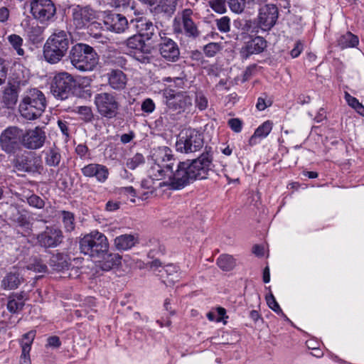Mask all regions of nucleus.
Masks as SVG:
<instances>
[{
  "label": "nucleus",
  "instance_id": "obj_47",
  "mask_svg": "<svg viewBox=\"0 0 364 364\" xmlns=\"http://www.w3.org/2000/svg\"><path fill=\"white\" fill-rule=\"evenodd\" d=\"M218 29L220 32L227 33L230 30V19L228 16H223L215 20Z\"/></svg>",
  "mask_w": 364,
  "mask_h": 364
},
{
  "label": "nucleus",
  "instance_id": "obj_18",
  "mask_svg": "<svg viewBox=\"0 0 364 364\" xmlns=\"http://www.w3.org/2000/svg\"><path fill=\"white\" fill-rule=\"evenodd\" d=\"M46 135L42 127H36L22 133V145L28 149H38L42 147L46 141Z\"/></svg>",
  "mask_w": 364,
  "mask_h": 364
},
{
  "label": "nucleus",
  "instance_id": "obj_1",
  "mask_svg": "<svg viewBox=\"0 0 364 364\" xmlns=\"http://www.w3.org/2000/svg\"><path fill=\"white\" fill-rule=\"evenodd\" d=\"M159 154L164 162L161 166L168 172L169 185L173 189H181L193 180L206 178L213 161L210 151L206 150L191 162H179L174 170L175 160L173 159L171 150L164 147Z\"/></svg>",
  "mask_w": 364,
  "mask_h": 364
},
{
  "label": "nucleus",
  "instance_id": "obj_61",
  "mask_svg": "<svg viewBox=\"0 0 364 364\" xmlns=\"http://www.w3.org/2000/svg\"><path fill=\"white\" fill-rule=\"evenodd\" d=\"M119 208V203L114 201H108L106 204V210L107 211H114Z\"/></svg>",
  "mask_w": 364,
  "mask_h": 364
},
{
  "label": "nucleus",
  "instance_id": "obj_45",
  "mask_svg": "<svg viewBox=\"0 0 364 364\" xmlns=\"http://www.w3.org/2000/svg\"><path fill=\"white\" fill-rule=\"evenodd\" d=\"M32 343H24L21 346V355L20 356V364H31L29 352Z\"/></svg>",
  "mask_w": 364,
  "mask_h": 364
},
{
  "label": "nucleus",
  "instance_id": "obj_15",
  "mask_svg": "<svg viewBox=\"0 0 364 364\" xmlns=\"http://www.w3.org/2000/svg\"><path fill=\"white\" fill-rule=\"evenodd\" d=\"M150 268L154 272H158L157 275L166 286L173 284L179 279V267L173 264L161 267V262L159 259H155L150 262Z\"/></svg>",
  "mask_w": 364,
  "mask_h": 364
},
{
  "label": "nucleus",
  "instance_id": "obj_20",
  "mask_svg": "<svg viewBox=\"0 0 364 364\" xmlns=\"http://www.w3.org/2000/svg\"><path fill=\"white\" fill-rule=\"evenodd\" d=\"M131 32L136 31L139 36L150 40L157 31V27L153 23L144 17L132 19L129 22Z\"/></svg>",
  "mask_w": 364,
  "mask_h": 364
},
{
  "label": "nucleus",
  "instance_id": "obj_63",
  "mask_svg": "<svg viewBox=\"0 0 364 364\" xmlns=\"http://www.w3.org/2000/svg\"><path fill=\"white\" fill-rule=\"evenodd\" d=\"M252 252L258 257H262L264 255V248L263 247L255 245L252 247Z\"/></svg>",
  "mask_w": 364,
  "mask_h": 364
},
{
  "label": "nucleus",
  "instance_id": "obj_8",
  "mask_svg": "<svg viewBox=\"0 0 364 364\" xmlns=\"http://www.w3.org/2000/svg\"><path fill=\"white\" fill-rule=\"evenodd\" d=\"M30 12L34 19L44 24L54 20L56 7L51 0H31Z\"/></svg>",
  "mask_w": 364,
  "mask_h": 364
},
{
  "label": "nucleus",
  "instance_id": "obj_24",
  "mask_svg": "<svg viewBox=\"0 0 364 364\" xmlns=\"http://www.w3.org/2000/svg\"><path fill=\"white\" fill-rule=\"evenodd\" d=\"M266 46V41L262 37L257 36L247 42L242 52H246V57H247L249 55L262 52Z\"/></svg>",
  "mask_w": 364,
  "mask_h": 364
},
{
  "label": "nucleus",
  "instance_id": "obj_37",
  "mask_svg": "<svg viewBox=\"0 0 364 364\" xmlns=\"http://www.w3.org/2000/svg\"><path fill=\"white\" fill-rule=\"evenodd\" d=\"M127 46L131 49L139 50L145 52V43L142 37L138 34H133L127 40Z\"/></svg>",
  "mask_w": 364,
  "mask_h": 364
},
{
  "label": "nucleus",
  "instance_id": "obj_62",
  "mask_svg": "<svg viewBox=\"0 0 364 364\" xmlns=\"http://www.w3.org/2000/svg\"><path fill=\"white\" fill-rule=\"evenodd\" d=\"M58 127L60 129L61 132H63V134L68 136L69 135V134H68V128L67 122L65 121L58 120Z\"/></svg>",
  "mask_w": 364,
  "mask_h": 364
},
{
  "label": "nucleus",
  "instance_id": "obj_10",
  "mask_svg": "<svg viewBox=\"0 0 364 364\" xmlns=\"http://www.w3.org/2000/svg\"><path fill=\"white\" fill-rule=\"evenodd\" d=\"M95 104L98 112L107 119L115 117L119 108L116 95L109 92L97 94L95 97Z\"/></svg>",
  "mask_w": 364,
  "mask_h": 364
},
{
  "label": "nucleus",
  "instance_id": "obj_25",
  "mask_svg": "<svg viewBox=\"0 0 364 364\" xmlns=\"http://www.w3.org/2000/svg\"><path fill=\"white\" fill-rule=\"evenodd\" d=\"M102 259L100 261V267L104 271H109L121 264L122 257L117 253H108V252L101 257Z\"/></svg>",
  "mask_w": 364,
  "mask_h": 364
},
{
  "label": "nucleus",
  "instance_id": "obj_14",
  "mask_svg": "<svg viewBox=\"0 0 364 364\" xmlns=\"http://www.w3.org/2000/svg\"><path fill=\"white\" fill-rule=\"evenodd\" d=\"M279 18V9L273 4H267L259 9L257 26L264 31L271 30Z\"/></svg>",
  "mask_w": 364,
  "mask_h": 364
},
{
  "label": "nucleus",
  "instance_id": "obj_40",
  "mask_svg": "<svg viewBox=\"0 0 364 364\" xmlns=\"http://www.w3.org/2000/svg\"><path fill=\"white\" fill-rule=\"evenodd\" d=\"M230 9L235 14H242L249 2L247 0H228Z\"/></svg>",
  "mask_w": 364,
  "mask_h": 364
},
{
  "label": "nucleus",
  "instance_id": "obj_55",
  "mask_svg": "<svg viewBox=\"0 0 364 364\" xmlns=\"http://www.w3.org/2000/svg\"><path fill=\"white\" fill-rule=\"evenodd\" d=\"M228 125L235 132H240L242 129V122L237 118L228 120Z\"/></svg>",
  "mask_w": 364,
  "mask_h": 364
},
{
  "label": "nucleus",
  "instance_id": "obj_56",
  "mask_svg": "<svg viewBox=\"0 0 364 364\" xmlns=\"http://www.w3.org/2000/svg\"><path fill=\"white\" fill-rule=\"evenodd\" d=\"M303 50V44L301 41H296L294 48L290 51L292 58L298 57Z\"/></svg>",
  "mask_w": 364,
  "mask_h": 364
},
{
  "label": "nucleus",
  "instance_id": "obj_38",
  "mask_svg": "<svg viewBox=\"0 0 364 364\" xmlns=\"http://www.w3.org/2000/svg\"><path fill=\"white\" fill-rule=\"evenodd\" d=\"M43 29L39 26H32L28 31V36L29 40L33 43L37 44L43 40Z\"/></svg>",
  "mask_w": 364,
  "mask_h": 364
},
{
  "label": "nucleus",
  "instance_id": "obj_60",
  "mask_svg": "<svg viewBox=\"0 0 364 364\" xmlns=\"http://www.w3.org/2000/svg\"><path fill=\"white\" fill-rule=\"evenodd\" d=\"M88 151L87 147L83 144H79L76 146L75 151L81 157L84 156Z\"/></svg>",
  "mask_w": 364,
  "mask_h": 364
},
{
  "label": "nucleus",
  "instance_id": "obj_17",
  "mask_svg": "<svg viewBox=\"0 0 364 364\" xmlns=\"http://www.w3.org/2000/svg\"><path fill=\"white\" fill-rule=\"evenodd\" d=\"M36 239L41 247H55L63 242V235L60 228L55 226H47L44 231L38 235Z\"/></svg>",
  "mask_w": 364,
  "mask_h": 364
},
{
  "label": "nucleus",
  "instance_id": "obj_16",
  "mask_svg": "<svg viewBox=\"0 0 364 364\" xmlns=\"http://www.w3.org/2000/svg\"><path fill=\"white\" fill-rule=\"evenodd\" d=\"M160 41L158 43V50L161 56L169 62H176L180 56V50L177 43L168 37L166 33L163 36L159 33Z\"/></svg>",
  "mask_w": 364,
  "mask_h": 364
},
{
  "label": "nucleus",
  "instance_id": "obj_29",
  "mask_svg": "<svg viewBox=\"0 0 364 364\" xmlns=\"http://www.w3.org/2000/svg\"><path fill=\"white\" fill-rule=\"evenodd\" d=\"M50 265L58 272H64L69 269V263L67 256L63 254H56L51 257Z\"/></svg>",
  "mask_w": 364,
  "mask_h": 364
},
{
  "label": "nucleus",
  "instance_id": "obj_59",
  "mask_svg": "<svg viewBox=\"0 0 364 364\" xmlns=\"http://www.w3.org/2000/svg\"><path fill=\"white\" fill-rule=\"evenodd\" d=\"M9 16V11L6 7L0 8V21L5 22Z\"/></svg>",
  "mask_w": 364,
  "mask_h": 364
},
{
  "label": "nucleus",
  "instance_id": "obj_4",
  "mask_svg": "<svg viewBox=\"0 0 364 364\" xmlns=\"http://www.w3.org/2000/svg\"><path fill=\"white\" fill-rule=\"evenodd\" d=\"M68 57L71 64L80 71L93 70L99 60L94 48L84 43H77L73 46Z\"/></svg>",
  "mask_w": 364,
  "mask_h": 364
},
{
  "label": "nucleus",
  "instance_id": "obj_42",
  "mask_svg": "<svg viewBox=\"0 0 364 364\" xmlns=\"http://www.w3.org/2000/svg\"><path fill=\"white\" fill-rule=\"evenodd\" d=\"M76 112L80 115V118L85 122H91L94 118V114L91 107L87 106H80L76 108Z\"/></svg>",
  "mask_w": 364,
  "mask_h": 364
},
{
  "label": "nucleus",
  "instance_id": "obj_28",
  "mask_svg": "<svg viewBox=\"0 0 364 364\" xmlns=\"http://www.w3.org/2000/svg\"><path fill=\"white\" fill-rule=\"evenodd\" d=\"M23 282V277L17 272H9L1 281V287L4 289H16Z\"/></svg>",
  "mask_w": 364,
  "mask_h": 364
},
{
  "label": "nucleus",
  "instance_id": "obj_21",
  "mask_svg": "<svg viewBox=\"0 0 364 364\" xmlns=\"http://www.w3.org/2000/svg\"><path fill=\"white\" fill-rule=\"evenodd\" d=\"M107 28L115 33H123L126 30L131 31L129 23L125 16L119 14H112L105 17L104 21Z\"/></svg>",
  "mask_w": 364,
  "mask_h": 364
},
{
  "label": "nucleus",
  "instance_id": "obj_27",
  "mask_svg": "<svg viewBox=\"0 0 364 364\" xmlns=\"http://www.w3.org/2000/svg\"><path fill=\"white\" fill-rule=\"evenodd\" d=\"M45 163L48 166L56 167L60 164L61 155L59 149L53 144L45 151Z\"/></svg>",
  "mask_w": 364,
  "mask_h": 364
},
{
  "label": "nucleus",
  "instance_id": "obj_46",
  "mask_svg": "<svg viewBox=\"0 0 364 364\" xmlns=\"http://www.w3.org/2000/svg\"><path fill=\"white\" fill-rule=\"evenodd\" d=\"M144 162V157L141 154H136L133 157L127 159V166L129 169L134 170L140 164Z\"/></svg>",
  "mask_w": 364,
  "mask_h": 364
},
{
  "label": "nucleus",
  "instance_id": "obj_31",
  "mask_svg": "<svg viewBox=\"0 0 364 364\" xmlns=\"http://www.w3.org/2000/svg\"><path fill=\"white\" fill-rule=\"evenodd\" d=\"M272 129V123L269 121L264 122L255 132L254 134L250 137L249 143L250 145L256 144L257 137H266Z\"/></svg>",
  "mask_w": 364,
  "mask_h": 364
},
{
  "label": "nucleus",
  "instance_id": "obj_2",
  "mask_svg": "<svg viewBox=\"0 0 364 364\" xmlns=\"http://www.w3.org/2000/svg\"><path fill=\"white\" fill-rule=\"evenodd\" d=\"M70 34L56 29L48 38L43 46L45 60L51 64L58 63L66 55L70 44Z\"/></svg>",
  "mask_w": 364,
  "mask_h": 364
},
{
  "label": "nucleus",
  "instance_id": "obj_50",
  "mask_svg": "<svg viewBox=\"0 0 364 364\" xmlns=\"http://www.w3.org/2000/svg\"><path fill=\"white\" fill-rule=\"evenodd\" d=\"M27 201L30 205L37 208H42L45 205L43 200L36 195H31Z\"/></svg>",
  "mask_w": 364,
  "mask_h": 364
},
{
  "label": "nucleus",
  "instance_id": "obj_51",
  "mask_svg": "<svg viewBox=\"0 0 364 364\" xmlns=\"http://www.w3.org/2000/svg\"><path fill=\"white\" fill-rule=\"evenodd\" d=\"M8 73V63L0 58V85L5 83Z\"/></svg>",
  "mask_w": 364,
  "mask_h": 364
},
{
  "label": "nucleus",
  "instance_id": "obj_32",
  "mask_svg": "<svg viewBox=\"0 0 364 364\" xmlns=\"http://www.w3.org/2000/svg\"><path fill=\"white\" fill-rule=\"evenodd\" d=\"M358 42V38L356 36L350 32H347L339 38L338 44L342 49H344L355 47Z\"/></svg>",
  "mask_w": 364,
  "mask_h": 364
},
{
  "label": "nucleus",
  "instance_id": "obj_64",
  "mask_svg": "<svg viewBox=\"0 0 364 364\" xmlns=\"http://www.w3.org/2000/svg\"><path fill=\"white\" fill-rule=\"evenodd\" d=\"M267 107L265 100L262 97H259L256 105V107L258 110L262 111Z\"/></svg>",
  "mask_w": 364,
  "mask_h": 364
},
{
  "label": "nucleus",
  "instance_id": "obj_12",
  "mask_svg": "<svg viewBox=\"0 0 364 364\" xmlns=\"http://www.w3.org/2000/svg\"><path fill=\"white\" fill-rule=\"evenodd\" d=\"M75 85V81L71 75L68 73H60L54 77L51 91L55 97L65 100L68 97Z\"/></svg>",
  "mask_w": 364,
  "mask_h": 364
},
{
  "label": "nucleus",
  "instance_id": "obj_48",
  "mask_svg": "<svg viewBox=\"0 0 364 364\" xmlns=\"http://www.w3.org/2000/svg\"><path fill=\"white\" fill-rule=\"evenodd\" d=\"M220 50V46L217 43H210L203 48V51L208 57H213Z\"/></svg>",
  "mask_w": 364,
  "mask_h": 364
},
{
  "label": "nucleus",
  "instance_id": "obj_35",
  "mask_svg": "<svg viewBox=\"0 0 364 364\" xmlns=\"http://www.w3.org/2000/svg\"><path fill=\"white\" fill-rule=\"evenodd\" d=\"M60 217L62 219L63 227L66 232H72L75 230V215L73 213L65 210L60 211Z\"/></svg>",
  "mask_w": 364,
  "mask_h": 364
},
{
  "label": "nucleus",
  "instance_id": "obj_41",
  "mask_svg": "<svg viewBox=\"0 0 364 364\" xmlns=\"http://www.w3.org/2000/svg\"><path fill=\"white\" fill-rule=\"evenodd\" d=\"M119 193L121 195L127 196L130 197V200L132 202H135V197H139L140 194L139 190L133 186H127L122 187L119 189ZM148 193H142L143 195H146Z\"/></svg>",
  "mask_w": 364,
  "mask_h": 364
},
{
  "label": "nucleus",
  "instance_id": "obj_5",
  "mask_svg": "<svg viewBox=\"0 0 364 364\" xmlns=\"http://www.w3.org/2000/svg\"><path fill=\"white\" fill-rule=\"evenodd\" d=\"M164 96L166 99V110L163 114V118L167 122L176 120L177 115L192 107V98L186 92L166 90Z\"/></svg>",
  "mask_w": 364,
  "mask_h": 364
},
{
  "label": "nucleus",
  "instance_id": "obj_23",
  "mask_svg": "<svg viewBox=\"0 0 364 364\" xmlns=\"http://www.w3.org/2000/svg\"><path fill=\"white\" fill-rule=\"evenodd\" d=\"M107 76L109 85L112 89L121 90L125 88L127 78L122 70H112Z\"/></svg>",
  "mask_w": 364,
  "mask_h": 364
},
{
  "label": "nucleus",
  "instance_id": "obj_52",
  "mask_svg": "<svg viewBox=\"0 0 364 364\" xmlns=\"http://www.w3.org/2000/svg\"><path fill=\"white\" fill-rule=\"evenodd\" d=\"M267 303L270 309H272L275 312H282V309H280L278 303L277 302L274 296L271 294L269 296L266 297Z\"/></svg>",
  "mask_w": 364,
  "mask_h": 364
},
{
  "label": "nucleus",
  "instance_id": "obj_19",
  "mask_svg": "<svg viewBox=\"0 0 364 364\" xmlns=\"http://www.w3.org/2000/svg\"><path fill=\"white\" fill-rule=\"evenodd\" d=\"M73 23L81 29L91 23L96 18L95 11L90 6H76L72 9Z\"/></svg>",
  "mask_w": 364,
  "mask_h": 364
},
{
  "label": "nucleus",
  "instance_id": "obj_30",
  "mask_svg": "<svg viewBox=\"0 0 364 364\" xmlns=\"http://www.w3.org/2000/svg\"><path fill=\"white\" fill-rule=\"evenodd\" d=\"M25 305L24 296L22 294H15L9 297L7 308L9 311L16 313Z\"/></svg>",
  "mask_w": 364,
  "mask_h": 364
},
{
  "label": "nucleus",
  "instance_id": "obj_49",
  "mask_svg": "<svg viewBox=\"0 0 364 364\" xmlns=\"http://www.w3.org/2000/svg\"><path fill=\"white\" fill-rule=\"evenodd\" d=\"M345 99L348 104L353 108L355 109L358 112H360L362 109H364V107L362 104H360L355 97L351 96L348 92H346L345 94Z\"/></svg>",
  "mask_w": 364,
  "mask_h": 364
},
{
  "label": "nucleus",
  "instance_id": "obj_9",
  "mask_svg": "<svg viewBox=\"0 0 364 364\" xmlns=\"http://www.w3.org/2000/svg\"><path fill=\"white\" fill-rule=\"evenodd\" d=\"M193 12L190 9L182 11L178 18H175L173 31L175 33H184L187 37L196 39L200 36L197 24L193 20Z\"/></svg>",
  "mask_w": 364,
  "mask_h": 364
},
{
  "label": "nucleus",
  "instance_id": "obj_11",
  "mask_svg": "<svg viewBox=\"0 0 364 364\" xmlns=\"http://www.w3.org/2000/svg\"><path fill=\"white\" fill-rule=\"evenodd\" d=\"M13 165L18 171L23 172L41 173L43 170L40 157L33 152L26 151L16 156Z\"/></svg>",
  "mask_w": 364,
  "mask_h": 364
},
{
  "label": "nucleus",
  "instance_id": "obj_33",
  "mask_svg": "<svg viewBox=\"0 0 364 364\" xmlns=\"http://www.w3.org/2000/svg\"><path fill=\"white\" fill-rule=\"evenodd\" d=\"M178 1L179 0H159V4L155 6V10L157 12L171 14L175 11Z\"/></svg>",
  "mask_w": 364,
  "mask_h": 364
},
{
  "label": "nucleus",
  "instance_id": "obj_58",
  "mask_svg": "<svg viewBox=\"0 0 364 364\" xmlns=\"http://www.w3.org/2000/svg\"><path fill=\"white\" fill-rule=\"evenodd\" d=\"M308 348L312 350L311 352V354L313 356H315L316 358H321L323 355V350L320 348L319 346H308Z\"/></svg>",
  "mask_w": 364,
  "mask_h": 364
},
{
  "label": "nucleus",
  "instance_id": "obj_3",
  "mask_svg": "<svg viewBox=\"0 0 364 364\" xmlns=\"http://www.w3.org/2000/svg\"><path fill=\"white\" fill-rule=\"evenodd\" d=\"M46 107L44 94L39 90L30 89L25 93L19 105L21 115L28 119L33 120L41 117Z\"/></svg>",
  "mask_w": 364,
  "mask_h": 364
},
{
  "label": "nucleus",
  "instance_id": "obj_57",
  "mask_svg": "<svg viewBox=\"0 0 364 364\" xmlns=\"http://www.w3.org/2000/svg\"><path fill=\"white\" fill-rule=\"evenodd\" d=\"M95 164H90L82 168V173L85 177H93Z\"/></svg>",
  "mask_w": 364,
  "mask_h": 364
},
{
  "label": "nucleus",
  "instance_id": "obj_36",
  "mask_svg": "<svg viewBox=\"0 0 364 364\" xmlns=\"http://www.w3.org/2000/svg\"><path fill=\"white\" fill-rule=\"evenodd\" d=\"M27 269L38 273H44L47 271V266L43 263L41 259L37 257H32L26 266Z\"/></svg>",
  "mask_w": 364,
  "mask_h": 364
},
{
  "label": "nucleus",
  "instance_id": "obj_6",
  "mask_svg": "<svg viewBox=\"0 0 364 364\" xmlns=\"http://www.w3.org/2000/svg\"><path fill=\"white\" fill-rule=\"evenodd\" d=\"M80 250L84 255L100 258L108 252L109 243L104 234L93 231L80 239Z\"/></svg>",
  "mask_w": 364,
  "mask_h": 364
},
{
  "label": "nucleus",
  "instance_id": "obj_34",
  "mask_svg": "<svg viewBox=\"0 0 364 364\" xmlns=\"http://www.w3.org/2000/svg\"><path fill=\"white\" fill-rule=\"evenodd\" d=\"M217 264L223 271H230L235 267L236 262L232 255L225 254L218 258Z\"/></svg>",
  "mask_w": 364,
  "mask_h": 364
},
{
  "label": "nucleus",
  "instance_id": "obj_44",
  "mask_svg": "<svg viewBox=\"0 0 364 364\" xmlns=\"http://www.w3.org/2000/svg\"><path fill=\"white\" fill-rule=\"evenodd\" d=\"M226 0H209L208 5L216 13L224 14L226 12Z\"/></svg>",
  "mask_w": 364,
  "mask_h": 364
},
{
  "label": "nucleus",
  "instance_id": "obj_22",
  "mask_svg": "<svg viewBox=\"0 0 364 364\" xmlns=\"http://www.w3.org/2000/svg\"><path fill=\"white\" fill-rule=\"evenodd\" d=\"M19 87L14 83L9 82L2 93L1 103L8 109H13L18 98Z\"/></svg>",
  "mask_w": 364,
  "mask_h": 364
},
{
  "label": "nucleus",
  "instance_id": "obj_53",
  "mask_svg": "<svg viewBox=\"0 0 364 364\" xmlns=\"http://www.w3.org/2000/svg\"><path fill=\"white\" fill-rule=\"evenodd\" d=\"M196 104L198 109L203 110L208 107V100L203 95L198 93L196 95Z\"/></svg>",
  "mask_w": 364,
  "mask_h": 364
},
{
  "label": "nucleus",
  "instance_id": "obj_26",
  "mask_svg": "<svg viewBox=\"0 0 364 364\" xmlns=\"http://www.w3.org/2000/svg\"><path fill=\"white\" fill-rule=\"evenodd\" d=\"M137 237L133 235H122L114 239V245L118 250H127L137 242Z\"/></svg>",
  "mask_w": 364,
  "mask_h": 364
},
{
  "label": "nucleus",
  "instance_id": "obj_43",
  "mask_svg": "<svg viewBox=\"0 0 364 364\" xmlns=\"http://www.w3.org/2000/svg\"><path fill=\"white\" fill-rule=\"evenodd\" d=\"M9 41L13 48L16 50L18 55H23L24 50L21 48L23 39L18 35L12 34L9 36Z\"/></svg>",
  "mask_w": 364,
  "mask_h": 364
},
{
  "label": "nucleus",
  "instance_id": "obj_39",
  "mask_svg": "<svg viewBox=\"0 0 364 364\" xmlns=\"http://www.w3.org/2000/svg\"><path fill=\"white\" fill-rule=\"evenodd\" d=\"M108 176L109 170L105 166L95 164L93 177H95L99 182L104 183L107 179Z\"/></svg>",
  "mask_w": 364,
  "mask_h": 364
},
{
  "label": "nucleus",
  "instance_id": "obj_54",
  "mask_svg": "<svg viewBox=\"0 0 364 364\" xmlns=\"http://www.w3.org/2000/svg\"><path fill=\"white\" fill-rule=\"evenodd\" d=\"M155 109V104L150 98L146 99L141 104V109L144 112L151 113Z\"/></svg>",
  "mask_w": 364,
  "mask_h": 364
},
{
  "label": "nucleus",
  "instance_id": "obj_13",
  "mask_svg": "<svg viewBox=\"0 0 364 364\" xmlns=\"http://www.w3.org/2000/svg\"><path fill=\"white\" fill-rule=\"evenodd\" d=\"M22 140V130L16 127L6 129L0 135V146L7 154H14Z\"/></svg>",
  "mask_w": 364,
  "mask_h": 364
},
{
  "label": "nucleus",
  "instance_id": "obj_7",
  "mask_svg": "<svg viewBox=\"0 0 364 364\" xmlns=\"http://www.w3.org/2000/svg\"><path fill=\"white\" fill-rule=\"evenodd\" d=\"M202 134L193 129L181 132L176 144V150L181 153L189 154L200 150L203 146Z\"/></svg>",
  "mask_w": 364,
  "mask_h": 364
}]
</instances>
